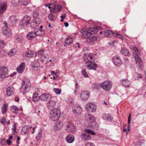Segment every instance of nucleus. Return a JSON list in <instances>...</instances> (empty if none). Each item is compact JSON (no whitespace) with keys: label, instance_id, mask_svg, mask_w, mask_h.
I'll use <instances>...</instances> for the list:
<instances>
[{"label":"nucleus","instance_id":"09e8293b","mask_svg":"<svg viewBox=\"0 0 146 146\" xmlns=\"http://www.w3.org/2000/svg\"><path fill=\"white\" fill-rule=\"evenodd\" d=\"M82 73L83 76L85 77L88 78V75L86 72L85 69H83L82 70Z\"/></svg>","mask_w":146,"mask_h":146},{"label":"nucleus","instance_id":"f257e3e1","mask_svg":"<svg viewBox=\"0 0 146 146\" xmlns=\"http://www.w3.org/2000/svg\"><path fill=\"white\" fill-rule=\"evenodd\" d=\"M21 85V91L23 93H25L29 91L31 83L29 79H25L23 80Z\"/></svg>","mask_w":146,"mask_h":146},{"label":"nucleus","instance_id":"2eb2a0df","mask_svg":"<svg viewBox=\"0 0 146 146\" xmlns=\"http://www.w3.org/2000/svg\"><path fill=\"white\" fill-rule=\"evenodd\" d=\"M72 110L73 112L76 115H79L82 111V108L79 106H75L73 107Z\"/></svg>","mask_w":146,"mask_h":146},{"label":"nucleus","instance_id":"6e6552de","mask_svg":"<svg viewBox=\"0 0 146 146\" xmlns=\"http://www.w3.org/2000/svg\"><path fill=\"white\" fill-rule=\"evenodd\" d=\"M112 61L114 65L117 66H119L122 64V60L118 56H113L112 58Z\"/></svg>","mask_w":146,"mask_h":146},{"label":"nucleus","instance_id":"a211bd4d","mask_svg":"<svg viewBox=\"0 0 146 146\" xmlns=\"http://www.w3.org/2000/svg\"><path fill=\"white\" fill-rule=\"evenodd\" d=\"M25 63L24 62L21 63L17 68V72L20 74L22 73L25 68Z\"/></svg>","mask_w":146,"mask_h":146},{"label":"nucleus","instance_id":"c85d7f7f","mask_svg":"<svg viewBox=\"0 0 146 146\" xmlns=\"http://www.w3.org/2000/svg\"><path fill=\"white\" fill-rule=\"evenodd\" d=\"M73 41V40L72 38L70 37H67L65 40V43L68 45L71 44Z\"/></svg>","mask_w":146,"mask_h":146},{"label":"nucleus","instance_id":"774afa93","mask_svg":"<svg viewBox=\"0 0 146 146\" xmlns=\"http://www.w3.org/2000/svg\"><path fill=\"white\" fill-rule=\"evenodd\" d=\"M19 100V99L17 97H16L15 98V101L16 102H18Z\"/></svg>","mask_w":146,"mask_h":146},{"label":"nucleus","instance_id":"e433bc0d","mask_svg":"<svg viewBox=\"0 0 146 146\" xmlns=\"http://www.w3.org/2000/svg\"><path fill=\"white\" fill-rule=\"evenodd\" d=\"M40 99V96H38V94H33V100L35 102H37Z\"/></svg>","mask_w":146,"mask_h":146},{"label":"nucleus","instance_id":"c03bdc74","mask_svg":"<svg viewBox=\"0 0 146 146\" xmlns=\"http://www.w3.org/2000/svg\"><path fill=\"white\" fill-rule=\"evenodd\" d=\"M113 35L114 36L117 38H119L122 40H123V36H122L120 34L118 33H113Z\"/></svg>","mask_w":146,"mask_h":146},{"label":"nucleus","instance_id":"0e129e2a","mask_svg":"<svg viewBox=\"0 0 146 146\" xmlns=\"http://www.w3.org/2000/svg\"><path fill=\"white\" fill-rule=\"evenodd\" d=\"M51 74H55L56 75L57 74V72H55L54 71H51Z\"/></svg>","mask_w":146,"mask_h":146},{"label":"nucleus","instance_id":"f8f14e48","mask_svg":"<svg viewBox=\"0 0 146 146\" xmlns=\"http://www.w3.org/2000/svg\"><path fill=\"white\" fill-rule=\"evenodd\" d=\"M2 31L3 34L6 37H10L12 36V33L10 28H2Z\"/></svg>","mask_w":146,"mask_h":146},{"label":"nucleus","instance_id":"4c0bfd02","mask_svg":"<svg viewBox=\"0 0 146 146\" xmlns=\"http://www.w3.org/2000/svg\"><path fill=\"white\" fill-rule=\"evenodd\" d=\"M36 36H41L44 33V32L43 30L39 29L36 31H35Z\"/></svg>","mask_w":146,"mask_h":146},{"label":"nucleus","instance_id":"6e6d98bb","mask_svg":"<svg viewBox=\"0 0 146 146\" xmlns=\"http://www.w3.org/2000/svg\"><path fill=\"white\" fill-rule=\"evenodd\" d=\"M3 24L4 25V27H3V28H9L8 26V24L7 23V22L6 21H3Z\"/></svg>","mask_w":146,"mask_h":146},{"label":"nucleus","instance_id":"bf43d9fd","mask_svg":"<svg viewBox=\"0 0 146 146\" xmlns=\"http://www.w3.org/2000/svg\"><path fill=\"white\" fill-rule=\"evenodd\" d=\"M5 43L4 41L2 40L0 41V48H1V46L3 45H5Z\"/></svg>","mask_w":146,"mask_h":146},{"label":"nucleus","instance_id":"a878e982","mask_svg":"<svg viewBox=\"0 0 146 146\" xmlns=\"http://www.w3.org/2000/svg\"><path fill=\"white\" fill-rule=\"evenodd\" d=\"M40 9L39 7H37L34 10L33 13V17L35 19L39 18L38 17L39 15V10Z\"/></svg>","mask_w":146,"mask_h":146},{"label":"nucleus","instance_id":"49530a36","mask_svg":"<svg viewBox=\"0 0 146 146\" xmlns=\"http://www.w3.org/2000/svg\"><path fill=\"white\" fill-rule=\"evenodd\" d=\"M44 53V50H39L37 52L38 55L41 56H44V58L46 57L45 56H44L43 54Z\"/></svg>","mask_w":146,"mask_h":146},{"label":"nucleus","instance_id":"9d476101","mask_svg":"<svg viewBox=\"0 0 146 146\" xmlns=\"http://www.w3.org/2000/svg\"><path fill=\"white\" fill-rule=\"evenodd\" d=\"M66 130L69 133H73L76 131L74 125L70 122H68L66 124Z\"/></svg>","mask_w":146,"mask_h":146},{"label":"nucleus","instance_id":"f03ea898","mask_svg":"<svg viewBox=\"0 0 146 146\" xmlns=\"http://www.w3.org/2000/svg\"><path fill=\"white\" fill-rule=\"evenodd\" d=\"M61 114L60 110L58 109H54L52 110L49 115L50 119L52 121H56L59 118Z\"/></svg>","mask_w":146,"mask_h":146},{"label":"nucleus","instance_id":"cd10ccee","mask_svg":"<svg viewBox=\"0 0 146 146\" xmlns=\"http://www.w3.org/2000/svg\"><path fill=\"white\" fill-rule=\"evenodd\" d=\"M121 84L125 87H128L129 86L130 82L127 79H123L121 80Z\"/></svg>","mask_w":146,"mask_h":146},{"label":"nucleus","instance_id":"69168bd1","mask_svg":"<svg viewBox=\"0 0 146 146\" xmlns=\"http://www.w3.org/2000/svg\"><path fill=\"white\" fill-rule=\"evenodd\" d=\"M66 15V14H65V15H62L61 16V17L62 19H64L66 17L65 15Z\"/></svg>","mask_w":146,"mask_h":146},{"label":"nucleus","instance_id":"e2e57ef3","mask_svg":"<svg viewBox=\"0 0 146 146\" xmlns=\"http://www.w3.org/2000/svg\"><path fill=\"white\" fill-rule=\"evenodd\" d=\"M45 6L46 7H48V8L49 9H51V7L50 6V5H49V4H46V5H45Z\"/></svg>","mask_w":146,"mask_h":146},{"label":"nucleus","instance_id":"8fccbe9b","mask_svg":"<svg viewBox=\"0 0 146 146\" xmlns=\"http://www.w3.org/2000/svg\"><path fill=\"white\" fill-rule=\"evenodd\" d=\"M42 132L40 131L38 132L37 136L36 137V138L38 140L40 139L42 137Z\"/></svg>","mask_w":146,"mask_h":146},{"label":"nucleus","instance_id":"20e7f679","mask_svg":"<svg viewBox=\"0 0 146 146\" xmlns=\"http://www.w3.org/2000/svg\"><path fill=\"white\" fill-rule=\"evenodd\" d=\"M100 87L105 91L110 90L112 88V84L109 80H106L100 84Z\"/></svg>","mask_w":146,"mask_h":146},{"label":"nucleus","instance_id":"603ef678","mask_svg":"<svg viewBox=\"0 0 146 146\" xmlns=\"http://www.w3.org/2000/svg\"><path fill=\"white\" fill-rule=\"evenodd\" d=\"M54 91L56 94H60L61 92V90L60 89L58 88H54Z\"/></svg>","mask_w":146,"mask_h":146},{"label":"nucleus","instance_id":"1a4fd4ad","mask_svg":"<svg viewBox=\"0 0 146 146\" xmlns=\"http://www.w3.org/2000/svg\"><path fill=\"white\" fill-rule=\"evenodd\" d=\"M86 108L87 111L90 112H93L96 111V106L93 104L88 103L86 106Z\"/></svg>","mask_w":146,"mask_h":146},{"label":"nucleus","instance_id":"72a5a7b5","mask_svg":"<svg viewBox=\"0 0 146 146\" xmlns=\"http://www.w3.org/2000/svg\"><path fill=\"white\" fill-rule=\"evenodd\" d=\"M103 118L104 119L106 120H112L113 117L109 114H104L103 115Z\"/></svg>","mask_w":146,"mask_h":146},{"label":"nucleus","instance_id":"bb28decb","mask_svg":"<svg viewBox=\"0 0 146 146\" xmlns=\"http://www.w3.org/2000/svg\"><path fill=\"white\" fill-rule=\"evenodd\" d=\"M133 57L135 59L137 63H140L142 62L141 58L139 57V56L137 53H133Z\"/></svg>","mask_w":146,"mask_h":146},{"label":"nucleus","instance_id":"4d7b16f0","mask_svg":"<svg viewBox=\"0 0 146 146\" xmlns=\"http://www.w3.org/2000/svg\"><path fill=\"white\" fill-rule=\"evenodd\" d=\"M142 77V75L141 74H137L135 77V79H140Z\"/></svg>","mask_w":146,"mask_h":146},{"label":"nucleus","instance_id":"864d4df0","mask_svg":"<svg viewBox=\"0 0 146 146\" xmlns=\"http://www.w3.org/2000/svg\"><path fill=\"white\" fill-rule=\"evenodd\" d=\"M0 143L2 145H5L6 144V140L4 139H0Z\"/></svg>","mask_w":146,"mask_h":146},{"label":"nucleus","instance_id":"3c124183","mask_svg":"<svg viewBox=\"0 0 146 146\" xmlns=\"http://www.w3.org/2000/svg\"><path fill=\"white\" fill-rule=\"evenodd\" d=\"M9 19L11 22L12 23L16 21L17 20V19L14 16H10L9 18Z\"/></svg>","mask_w":146,"mask_h":146},{"label":"nucleus","instance_id":"ea45409f","mask_svg":"<svg viewBox=\"0 0 146 146\" xmlns=\"http://www.w3.org/2000/svg\"><path fill=\"white\" fill-rule=\"evenodd\" d=\"M130 48L134 50V52L133 53H136L138 54H140V52L137 48L134 46H132L130 47Z\"/></svg>","mask_w":146,"mask_h":146},{"label":"nucleus","instance_id":"412c9836","mask_svg":"<svg viewBox=\"0 0 146 146\" xmlns=\"http://www.w3.org/2000/svg\"><path fill=\"white\" fill-rule=\"evenodd\" d=\"M82 139L84 140H89L92 138L90 135L86 133H84L81 135Z\"/></svg>","mask_w":146,"mask_h":146},{"label":"nucleus","instance_id":"ddd939ff","mask_svg":"<svg viewBox=\"0 0 146 146\" xmlns=\"http://www.w3.org/2000/svg\"><path fill=\"white\" fill-rule=\"evenodd\" d=\"M51 96L49 94L44 93L40 96V99L43 101H47L51 98Z\"/></svg>","mask_w":146,"mask_h":146},{"label":"nucleus","instance_id":"58836bf2","mask_svg":"<svg viewBox=\"0 0 146 146\" xmlns=\"http://www.w3.org/2000/svg\"><path fill=\"white\" fill-rule=\"evenodd\" d=\"M31 65L33 67L36 68H38L40 66L39 62L36 61L32 62Z\"/></svg>","mask_w":146,"mask_h":146},{"label":"nucleus","instance_id":"39448f33","mask_svg":"<svg viewBox=\"0 0 146 146\" xmlns=\"http://www.w3.org/2000/svg\"><path fill=\"white\" fill-rule=\"evenodd\" d=\"M94 61L88 60L85 63V66L90 70L96 71L98 67L97 64Z\"/></svg>","mask_w":146,"mask_h":146},{"label":"nucleus","instance_id":"6ab92c4d","mask_svg":"<svg viewBox=\"0 0 146 146\" xmlns=\"http://www.w3.org/2000/svg\"><path fill=\"white\" fill-rule=\"evenodd\" d=\"M86 118L88 120H89L90 122L92 123H94L95 121V120L93 117L89 114L88 113H86L85 115Z\"/></svg>","mask_w":146,"mask_h":146},{"label":"nucleus","instance_id":"b1692460","mask_svg":"<svg viewBox=\"0 0 146 146\" xmlns=\"http://www.w3.org/2000/svg\"><path fill=\"white\" fill-rule=\"evenodd\" d=\"M7 4L5 3H0V11L2 12L5 11L7 8Z\"/></svg>","mask_w":146,"mask_h":146},{"label":"nucleus","instance_id":"37998d69","mask_svg":"<svg viewBox=\"0 0 146 146\" xmlns=\"http://www.w3.org/2000/svg\"><path fill=\"white\" fill-rule=\"evenodd\" d=\"M7 106L6 104H4L1 108V111L3 113H4L7 111Z\"/></svg>","mask_w":146,"mask_h":146},{"label":"nucleus","instance_id":"f3484780","mask_svg":"<svg viewBox=\"0 0 146 146\" xmlns=\"http://www.w3.org/2000/svg\"><path fill=\"white\" fill-rule=\"evenodd\" d=\"M14 89L11 86L8 87L6 89V93L7 96H9L13 95L14 93Z\"/></svg>","mask_w":146,"mask_h":146},{"label":"nucleus","instance_id":"338daca9","mask_svg":"<svg viewBox=\"0 0 146 146\" xmlns=\"http://www.w3.org/2000/svg\"><path fill=\"white\" fill-rule=\"evenodd\" d=\"M64 24L66 27H67L68 26V24L67 22L65 23Z\"/></svg>","mask_w":146,"mask_h":146},{"label":"nucleus","instance_id":"5fc2aeb1","mask_svg":"<svg viewBox=\"0 0 146 146\" xmlns=\"http://www.w3.org/2000/svg\"><path fill=\"white\" fill-rule=\"evenodd\" d=\"M85 145V146H96L94 143L89 142H86Z\"/></svg>","mask_w":146,"mask_h":146},{"label":"nucleus","instance_id":"de8ad7c7","mask_svg":"<svg viewBox=\"0 0 146 146\" xmlns=\"http://www.w3.org/2000/svg\"><path fill=\"white\" fill-rule=\"evenodd\" d=\"M19 3V0H13L12 1V3L14 6H16L18 5Z\"/></svg>","mask_w":146,"mask_h":146},{"label":"nucleus","instance_id":"4468645a","mask_svg":"<svg viewBox=\"0 0 146 146\" xmlns=\"http://www.w3.org/2000/svg\"><path fill=\"white\" fill-rule=\"evenodd\" d=\"M40 19L39 18L35 19V20L31 23V26L33 29L37 27L40 23Z\"/></svg>","mask_w":146,"mask_h":146},{"label":"nucleus","instance_id":"13d9d810","mask_svg":"<svg viewBox=\"0 0 146 146\" xmlns=\"http://www.w3.org/2000/svg\"><path fill=\"white\" fill-rule=\"evenodd\" d=\"M13 128L12 129L14 131V133H15L17 129L16 124L14 123L13 125Z\"/></svg>","mask_w":146,"mask_h":146},{"label":"nucleus","instance_id":"7c9ffc66","mask_svg":"<svg viewBox=\"0 0 146 146\" xmlns=\"http://www.w3.org/2000/svg\"><path fill=\"white\" fill-rule=\"evenodd\" d=\"M104 36L107 37H110L113 35V33L111 31L108 30L104 31Z\"/></svg>","mask_w":146,"mask_h":146},{"label":"nucleus","instance_id":"7ed1b4c3","mask_svg":"<svg viewBox=\"0 0 146 146\" xmlns=\"http://www.w3.org/2000/svg\"><path fill=\"white\" fill-rule=\"evenodd\" d=\"M82 37L83 39H86L88 43L93 42L96 40L98 38L97 36L89 32L84 33L82 35Z\"/></svg>","mask_w":146,"mask_h":146},{"label":"nucleus","instance_id":"680f3d73","mask_svg":"<svg viewBox=\"0 0 146 146\" xmlns=\"http://www.w3.org/2000/svg\"><path fill=\"white\" fill-rule=\"evenodd\" d=\"M16 74V72H14L13 73L11 74L9 76L11 77H13V76L15 75Z\"/></svg>","mask_w":146,"mask_h":146},{"label":"nucleus","instance_id":"dca6fc26","mask_svg":"<svg viewBox=\"0 0 146 146\" xmlns=\"http://www.w3.org/2000/svg\"><path fill=\"white\" fill-rule=\"evenodd\" d=\"M63 126V123L62 122L58 121L55 123L54 126V129L56 130L61 129Z\"/></svg>","mask_w":146,"mask_h":146},{"label":"nucleus","instance_id":"a18cd8bd","mask_svg":"<svg viewBox=\"0 0 146 146\" xmlns=\"http://www.w3.org/2000/svg\"><path fill=\"white\" fill-rule=\"evenodd\" d=\"M49 20L52 21H54L55 20V18L54 15L53 13L50 14L48 16Z\"/></svg>","mask_w":146,"mask_h":146},{"label":"nucleus","instance_id":"5701e85b","mask_svg":"<svg viewBox=\"0 0 146 146\" xmlns=\"http://www.w3.org/2000/svg\"><path fill=\"white\" fill-rule=\"evenodd\" d=\"M36 36L35 33L31 32L29 33L26 36L27 38L29 40H31L35 38Z\"/></svg>","mask_w":146,"mask_h":146},{"label":"nucleus","instance_id":"c9c22d12","mask_svg":"<svg viewBox=\"0 0 146 146\" xmlns=\"http://www.w3.org/2000/svg\"><path fill=\"white\" fill-rule=\"evenodd\" d=\"M28 127L27 126H25L23 127L21 130V133L23 135H25L28 133Z\"/></svg>","mask_w":146,"mask_h":146},{"label":"nucleus","instance_id":"9b49d317","mask_svg":"<svg viewBox=\"0 0 146 146\" xmlns=\"http://www.w3.org/2000/svg\"><path fill=\"white\" fill-rule=\"evenodd\" d=\"M90 93L88 91H83L80 94L81 100L83 101L87 100L89 97Z\"/></svg>","mask_w":146,"mask_h":146},{"label":"nucleus","instance_id":"473e14b6","mask_svg":"<svg viewBox=\"0 0 146 146\" xmlns=\"http://www.w3.org/2000/svg\"><path fill=\"white\" fill-rule=\"evenodd\" d=\"M93 54L91 53L86 54L84 56L85 60H92Z\"/></svg>","mask_w":146,"mask_h":146},{"label":"nucleus","instance_id":"052dcab7","mask_svg":"<svg viewBox=\"0 0 146 146\" xmlns=\"http://www.w3.org/2000/svg\"><path fill=\"white\" fill-rule=\"evenodd\" d=\"M7 142V144L8 145H11V141L9 140H7V141H6V142Z\"/></svg>","mask_w":146,"mask_h":146},{"label":"nucleus","instance_id":"4be33fe9","mask_svg":"<svg viewBox=\"0 0 146 146\" xmlns=\"http://www.w3.org/2000/svg\"><path fill=\"white\" fill-rule=\"evenodd\" d=\"M66 140L69 143L73 142L74 141V137L73 135L69 134L66 138Z\"/></svg>","mask_w":146,"mask_h":146},{"label":"nucleus","instance_id":"c756f323","mask_svg":"<svg viewBox=\"0 0 146 146\" xmlns=\"http://www.w3.org/2000/svg\"><path fill=\"white\" fill-rule=\"evenodd\" d=\"M11 110L13 112L15 113H18V111L19 110V109L16 106H13L10 107Z\"/></svg>","mask_w":146,"mask_h":146},{"label":"nucleus","instance_id":"393cba45","mask_svg":"<svg viewBox=\"0 0 146 146\" xmlns=\"http://www.w3.org/2000/svg\"><path fill=\"white\" fill-rule=\"evenodd\" d=\"M56 105V102L53 100H51L47 103V106L50 109L54 108Z\"/></svg>","mask_w":146,"mask_h":146},{"label":"nucleus","instance_id":"79ce46f5","mask_svg":"<svg viewBox=\"0 0 146 146\" xmlns=\"http://www.w3.org/2000/svg\"><path fill=\"white\" fill-rule=\"evenodd\" d=\"M15 39L20 42H22L23 40L22 37L19 35L16 36L15 37Z\"/></svg>","mask_w":146,"mask_h":146},{"label":"nucleus","instance_id":"2f4dec72","mask_svg":"<svg viewBox=\"0 0 146 146\" xmlns=\"http://www.w3.org/2000/svg\"><path fill=\"white\" fill-rule=\"evenodd\" d=\"M17 51L15 48H12L10 51L8 53V55L9 56H12L15 54Z\"/></svg>","mask_w":146,"mask_h":146},{"label":"nucleus","instance_id":"0eeeda50","mask_svg":"<svg viewBox=\"0 0 146 146\" xmlns=\"http://www.w3.org/2000/svg\"><path fill=\"white\" fill-rule=\"evenodd\" d=\"M8 74V70L4 66L0 67V79L6 78Z\"/></svg>","mask_w":146,"mask_h":146},{"label":"nucleus","instance_id":"423d86ee","mask_svg":"<svg viewBox=\"0 0 146 146\" xmlns=\"http://www.w3.org/2000/svg\"><path fill=\"white\" fill-rule=\"evenodd\" d=\"M31 17L29 15L24 16L22 19L20 20L19 25L22 27H25L27 26L31 22Z\"/></svg>","mask_w":146,"mask_h":146},{"label":"nucleus","instance_id":"aec40b11","mask_svg":"<svg viewBox=\"0 0 146 146\" xmlns=\"http://www.w3.org/2000/svg\"><path fill=\"white\" fill-rule=\"evenodd\" d=\"M25 55L26 56L28 57H35L37 55V54L36 52L34 51L29 50L25 53Z\"/></svg>","mask_w":146,"mask_h":146},{"label":"nucleus","instance_id":"a19ab883","mask_svg":"<svg viewBox=\"0 0 146 146\" xmlns=\"http://www.w3.org/2000/svg\"><path fill=\"white\" fill-rule=\"evenodd\" d=\"M84 131L88 134H90L92 135H95L96 133L90 129H85L84 130Z\"/></svg>","mask_w":146,"mask_h":146},{"label":"nucleus","instance_id":"f704fd0d","mask_svg":"<svg viewBox=\"0 0 146 146\" xmlns=\"http://www.w3.org/2000/svg\"><path fill=\"white\" fill-rule=\"evenodd\" d=\"M121 53L124 55L125 56H129L130 55V53L129 51L127 50L124 48H123L121 50Z\"/></svg>","mask_w":146,"mask_h":146}]
</instances>
